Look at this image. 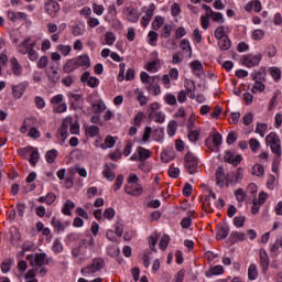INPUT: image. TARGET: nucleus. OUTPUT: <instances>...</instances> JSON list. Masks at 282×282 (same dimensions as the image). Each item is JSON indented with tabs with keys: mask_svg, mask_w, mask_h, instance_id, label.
I'll use <instances>...</instances> for the list:
<instances>
[{
	"mask_svg": "<svg viewBox=\"0 0 282 282\" xmlns=\"http://www.w3.org/2000/svg\"><path fill=\"white\" fill-rule=\"evenodd\" d=\"M149 118L159 124H163L164 120H166V115L162 111L149 112Z\"/></svg>",
	"mask_w": 282,
	"mask_h": 282,
	"instance_id": "473e14b6",
	"label": "nucleus"
},
{
	"mask_svg": "<svg viewBox=\"0 0 282 282\" xmlns=\"http://www.w3.org/2000/svg\"><path fill=\"white\" fill-rule=\"evenodd\" d=\"M137 153L139 155V162H142L139 165V169L142 171L145 166L144 162H147V160H149V158H151L152 152L151 150L143 148V147H138L137 148Z\"/></svg>",
	"mask_w": 282,
	"mask_h": 282,
	"instance_id": "ddd939ff",
	"label": "nucleus"
},
{
	"mask_svg": "<svg viewBox=\"0 0 282 282\" xmlns=\"http://www.w3.org/2000/svg\"><path fill=\"white\" fill-rule=\"evenodd\" d=\"M98 133H100V128H98V126H89L86 128V135H88V138H96L98 137Z\"/></svg>",
	"mask_w": 282,
	"mask_h": 282,
	"instance_id": "8fccbe9b",
	"label": "nucleus"
},
{
	"mask_svg": "<svg viewBox=\"0 0 282 282\" xmlns=\"http://www.w3.org/2000/svg\"><path fill=\"white\" fill-rule=\"evenodd\" d=\"M214 36L217 41H219V39H225L226 36H228L226 34V26L220 25V26L216 28V30L214 31Z\"/></svg>",
	"mask_w": 282,
	"mask_h": 282,
	"instance_id": "09e8293b",
	"label": "nucleus"
},
{
	"mask_svg": "<svg viewBox=\"0 0 282 282\" xmlns=\"http://www.w3.org/2000/svg\"><path fill=\"white\" fill-rule=\"evenodd\" d=\"M142 185L134 183H128L124 187L127 195H131L132 197H140V195H142Z\"/></svg>",
	"mask_w": 282,
	"mask_h": 282,
	"instance_id": "2eb2a0df",
	"label": "nucleus"
},
{
	"mask_svg": "<svg viewBox=\"0 0 282 282\" xmlns=\"http://www.w3.org/2000/svg\"><path fill=\"white\" fill-rule=\"evenodd\" d=\"M203 9L205 10L207 17H209L215 23H226L224 13L213 11V8L207 4H203Z\"/></svg>",
	"mask_w": 282,
	"mask_h": 282,
	"instance_id": "1a4fd4ad",
	"label": "nucleus"
},
{
	"mask_svg": "<svg viewBox=\"0 0 282 282\" xmlns=\"http://www.w3.org/2000/svg\"><path fill=\"white\" fill-rule=\"evenodd\" d=\"M105 268V259L95 258L93 262L84 268H82L80 273L83 276H91V274H96L100 272Z\"/></svg>",
	"mask_w": 282,
	"mask_h": 282,
	"instance_id": "f257e3e1",
	"label": "nucleus"
},
{
	"mask_svg": "<svg viewBox=\"0 0 282 282\" xmlns=\"http://www.w3.org/2000/svg\"><path fill=\"white\" fill-rule=\"evenodd\" d=\"M44 8L48 14H56L57 12H61V4H58L56 0H48Z\"/></svg>",
	"mask_w": 282,
	"mask_h": 282,
	"instance_id": "4be33fe9",
	"label": "nucleus"
},
{
	"mask_svg": "<svg viewBox=\"0 0 282 282\" xmlns=\"http://www.w3.org/2000/svg\"><path fill=\"white\" fill-rule=\"evenodd\" d=\"M267 144L270 145L272 153L281 158V139L275 132H271L265 138Z\"/></svg>",
	"mask_w": 282,
	"mask_h": 282,
	"instance_id": "20e7f679",
	"label": "nucleus"
},
{
	"mask_svg": "<svg viewBox=\"0 0 282 282\" xmlns=\"http://www.w3.org/2000/svg\"><path fill=\"white\" fill-rule=\"evenodd\" d=\"M90 105L93 107V111L96 115H100L102 113V111H105V109H107V105L105 104V101H102V99H96L94 101H90Z\"/></svg>",
	"mask_w": 282,
	"mask_h": 282,
	"instance_id": "b1692460",
	"label": "nucleus"
},
{
	"mask_svg": "<svg viewBox=\"0 0 282 282\" xmlns=\"http://www.w3.org/2000/svg\"><path fill=\"white\" fill-rule=\"evenodd\" d=\"M64 120H68V129L72 134L78 135V133H80V126L78 123H74L72 117H66Z\"/></svg>",
	"mask_w": 282,
	"mask_h": 282,
	"instance_id": "f704fd0d",
	"label": "nucleus"
},
{
	"mask_svg": "<svg viewBox=\"0 0 282 282\" xmlns=\"http://www.w3.org/2000/svg\"><path fill=\"white\" fill-rule=\"evenodd\" d=\"M106 45H113L116 43V34L111 31H107L104 35Z\"/></svg>",
	"mask_w": 282,
	"mask_h": 282,
	"instance_id": "864d4df0",
	"label": "nucleus"
},
{
	"mask_svg": "<svg viewBox=\"0 0 282 282\" xmlns=\"http://www.w3.org/2000/svg\"><path fill=\"white\" fill-rule=\"evenodd\" d=\"M51 225L53 226L55 232H65V223L58 220L56 216L52 217Z\"/></svg>",
	"mask_w": 282,
	"mask_h": 282,
	"instance_id": "7c9ffc66",
	"label": "nucleus"
},
{
	"mask_svg": "<svg viewBox=\"0 0 282 282\" xmlns=\"http://www.w3.org/2000/svg\"><path fill=\"white\" fill-rule=\"evenodd\" d=\"M32 37H26L23 40V42H21L19 45H18V52L20 54H28V52H30V50H34V47H36V41L32 42Z\"/></svg>",
	"mask_w": 282,
	"mask_h": 282,
	"instance_id": "9b49d317",
	"label": "nucleus"
},
{
	"mask_svg": "<svg viewBox=\"0 0 282 282\" xmlns=\"http://www.w3.org/2000/svg\"><path fill=\"white\" fill-rule=\"evenodd\" d=\"M72 256L74 259H78L79 257L82 261L89 259V256H87V249H85V247L80 246L79 243L77 247L73 248Z\"/></svg>",
	"mask_w": 282,
	"mask_h": 282,
	"instance_id": "6ab92c4d",
	"label": "nucleus"
},
{
	"mask_svg": "<svg viewBox=\"0 0 282 282\" xmlns=\"http://www.w3.org/2000/svg\"><path fill=\"white\" fill-rule=\"evenodd\" d=\"M112 147H116V139L111 135H107L105 143L100 144V149H112Z\"/></svg>",
	"mask_w": 282,
	"mask_h": 282,
	"instance_id": "de8ad7c7",
	"label": "nucleus"
},
{
	"mask_svg": "<svg viewBox=\"0 0 282 282\" xmlns=\"http://www.w3.org/2000/svg\"><path fill=\"white\" fill-rule=\"evenodd\" d=\"M20 155H22L24 159L30 156L29 162L31 166H36V163L41 158V154H39V149L32 145L20 149Z\"/></svg>",
	"mask_w": 282,
	"mask_h": 282,
	"instance_id": "f03ea898",
	"label": "nucleus"
},
{
	"mask_svg": "<svg viewBox=\"0 0 282 282\" xmlns=\"http://www.w3.org/2000/svg\"><path fill=\"white\" fill-rule=\"evenodd\" d=\"M73 36H83L85 34V24L83 22H77L72 26Z\"/></svg>",
	"mask_w": 282,
	"mask_h": 282,
	"instance_id": "c756f323",
	"label": "nucleus"
},
{
	"mask_svg": "<svg viewBox=\"0 0 282 282\" xmlns=\"http://www.w3.org/2000/svg\"><path fill=\"white\" fill-rule=\"evenodd\" d=\"M159 34L155 31H150L148 33V43L149 45H151L152 47H155L158 45V39H159Z\"/></svg>",
	"mask_w": 282,
	"mask_h": 282,
	"instance_id": "49530a36",
	"label": "nucleus"
},
{
	"mask_svg": "<svg viewBox=\"0 0 282 282\" xmlns=\"http://www.w3.org/2000/svg\"><path fill=\"white\" fill-rule=\"evenodd\" d=\"M251 91H252V94H257V91H260V94L265 91V84H263L259 80H256L253 86H252Z\"/></svg>",
	"mask_w": 282,
	"mask_h": 282,
	"instance_id": "bf43d9fd",
	"label": "nucleus"
},
{
	"mask_svg": "<svg viewBox=\"0 0 282 282\" xmlns=\"http://www.w3.org/2000/svg\"><path fill=\"white\" fill-rule=\"evenodd\" d=\"M252 175H256L257 177H261L263 173H265V170L263 169V165L257 163L252 166L251 170Z\"/></svg>",
	"mask_w": 282,
	"mask_h": 282,
	"instance_id": "6e6d98bb",
	"label": "nucleus"
},
{
	"mask_svg": "<svg viewBox=\"0 0 282 282\" xmlns=\"http://www.w3.org/2000/svg\"><path fill=\"white\" fill-rule=\"evenodd\" d=\"M102 175L108 180V182H113L116 180V173L111 171L109 164L105 165V170L102 171Z\"/></svg>",
	"mask_w": 282,
	"mask_h": 282,
	"instance_id": "c03bdc74",
	"label": "nucleus"
},
{
	"mask_svg": "<svg viewBox=\"0 0 282 282\" xmlns=\"http://www.w3.org/2000/svg\"><path fill=\"white\" fill-rule=\"evenodd\" d=\"M13 265H14L13 259H7V260L2 261V263L0 264L2 274H8V272H10V270H12Z\"/></svg>",
	"mask_w": 282,
	"mask_h": 282,
	"instance_id": "c9c22d12",
	"label": "nucleus"
},
{
	"mask_svg": "<svg viewBox=\"0 0 282 282\" xmlns=\"http://www.w3.org/2000/svg\"><path fill=\"white\" fill-rule=\"evenodd\" d=\"M224 160L228 164H232V166H239V164H241V160H243V158L241 156V154H237L235 156V153H232L230 151H226Z\"/></svg>",
	"mask_w": 282,
	"mask_h": 282,
	"instance_id": "dca6fc26",
	"label": "nucleus"
},
{
	"mask_svg": "<svg viewBox=\"0 0 282 282\" xmlns=\"http://www.w3.org/2000/svg\"><path fill=\"white\" fill-rule=\"evenodd\" d=\"M83 237V234L80 232H70L67 234L64 241L66 243V246H72V243L76 242V241H80V238Z\"/></svg>",
	"mask_w": 282,
	"mask_h": 282,
	"instance_id": "bb28decb",
	"label": "nucleus"
},
{
	"mask_svg": "<svg viewBox=\"0 0 282 282\" xmlns=\"http://www.w3.org/2000/svg\"><path fill=\"white\" fill-rule=\"evenodd\" d=\"M69 120H63L61 127L57 130L56 138L58 140V144L63 147L65 144L67 138H69Z\"/></svg>",
	"mask_w": 282,
	"mask_h": 282,
	"instance_id": "423d86ee",
	"label": "nucleus"
},
{
	"mask_svg": "<svg viewBox=\"0 0 282 282\" xmlns=\"http://www.w3.org/2000/svg\"><path fill=\"white\" fill-rule=\"evenodd\" d=\"M257 276H259V271L257 270V264L252 263L248 268V279L249 281H257Z\"/></svg>",
	"mask_w": 282,
	"mask_h": 282,
	"instance_id": "ea45409f",
	"label": "nucleus"
},
{
	"mask_svg": "<svg viewBox=\"0 0 282 282\" xmlns=\"http://www.w3.org/2000/svg\"><path fill=\"white\" fill-rule=\"evenodd\" d=\"M56 158H58V150L52 149L46 152L45 160L48 164H54Z\"/></svg>",
	"mask_w": 282,
	"mask_h": 282,
	"instance_id": "a19ab883",
	"label": "nucleus"
},
{
	"mask_svg": "<svg viewBox=\"0 0 282 282\" xmlns=\"http://www.w3.org/2000/svg\"><path fill=\"white\" fill-rule=\"evenodd\" d=\"M122 13L129 23H138V21H140L138 9H135L133 6L124 7Z\"/></svg>",
	"mask_w": 282,
	"mask_h": 282,
	"instance_id": "6e6552de",
	"label": "nucleus"
},
{
	"mask_svg": "<svg viewBox=\"0 0 282 282\" xmlns=\"http://www.w3.org/2000/svg\"><path fill=\"white\" fill-rule=\"evenodd\" d=\"M180 47L185 52V54H188V56H193V46H191V41L188 39H183L180 42Z\"/></svg>",
	"mask_w": 282,
	"mask_h": 282,
	"instance_id": "72a5a7b5",
	"label": "nucleus"
},
{
	"mask_svg": "<svg viewBox=\"0 0 282 282\" xmlns=\"http://www.w3.org/2000/svg\"><path fill=\"white\" fill-rule=\"evenodd\" d=\"M74 208H76V204L72 199H67L62 207V213L67 217H72V210H74Z\"/></svg>",
	"mask_w": 282,
	"mask_h": 282,
	"instance_id": "c85d7f7f",
	"label": "nucleus"
},
{
	"mask_svg": "<svg viewBox=\"0 0 282 282\" xmlns=\"http://www.w3.org/2000/svg\"><path fill=\"white\" fill-rule=\"evenodd\" d=\"M246 224V216H236L234 218V226H236V228H243Z\"/></svg>",
	"mask_w": 282,
	"mask_h": 282,
	"instance_id": "e2e57ef3",
	"label": "nucleus"
},
{
	"mask_svg": "<svg viewBox=\"0 0 282 282\" xmlns=\"http://www.w3.org/2000/svg\"><path fill=\"white\" fill-rule=\"evenodd\" d=\"M230 232V227L227 224L219 223L217 225L216 239L217 241H221V239H226Z\"/></svg>",
	"mask_w": 282,
	"mask_h": 282,
	"instance_id": "a211bd4d",
	"label": "nucleus"
},
{
	"mask_svg": "<svg viewBox=\"0 0 282 282\" xmlns=\"http://www.w3.org/2000/svg\"><path fill=\"white\" fill-rule=\"evenodd\" d=\"M53 111L55 113H65V111H67V104L62 102V104H58L57 106H53Z\"/></svg>",
	"mask_w": 282,
	"mask_h": 282,
	"instance_id": "774afa93",
	"label": "nucleus"
},
{
	"mask_svg": "<svg viewBox=\"0 0 282 282\" xmlns=\"http://www.w3.org/2000/svg\"><path fill=\"white\" fill-rule=\"evenodd\" d=\"M11 67L14 76L19 77L21 74H23V66H21L17 57L11 58Z\"/></svg>",
	"mask_w": 282,
	"mask_h": 282,
	"instance_id": "393cba45",
	"label": "nucleus"
},
{
	"mask_svg": "<svg viewBox=\"0 0 282 282\" xmlns=\"http://www.w3.org/2000/svg\"><path fill=\"white\" fill-rule=\"evenodd\" d=\"M145 88L152 96H160V94H162V88L159 84H155V82H151L150 84L145 85Z\"/></svg>",
	"mask_w": 282,
	"mask_h": 282,
	"instance_id": "cd10ccee",
	"label": "nucleus"
},
{
	"mask_svg": "<svg viewBox=\"0 0 282 282\" xmlns=\"http://www.w3.org/2000/svg\"><path fill=\"white\" fill-rule=\"evenodd\" d=\"M172 32H173V25L166 23L163 26V30H162V33H161V37L162 39H169L171 36Z\"/></svg>",
	"mask_w": 282,
	"mask_h": 282,
	"instance_id": "052dcab7",
	"label": "nucleus"
},
{
	"mask_svg": "<svg viewBox=\"0 0 282 282\" xmlns=\"http://www.w3.org/2000/svg\"><path fill=\"white\" fill-rule=\"evenodd\" d=\"M75 62L77 64V69H83L84 72L89 69L91 67V58H89V55L83 54L78 57H75Z\"/></svg>",
	"mask_w": 282,
	"mask_h": 282,
	"instance_id": "4468645a",
	"label": "nucleus"
},
{
	"mask_svg": "<svg viewBox=\"0 0 282 282\" xmlns=\"http://www.w3.org/2000/svg\"><path fill=\"white\" fill-rule=\"evenodd\" d=\"M261 58H263L261 53L256 55L248 54V55H243L242 63L246 67H257V65L261 63Z\"/></svg>",
	"mask_w": 282,
	"mask_h": 282,
	"instance_id": "9d476101",
	"label": "nucleus"
},
{
	"mask_svg": "<svg viewBox=\"0 0 282 282\" xmlns=\"http://www.w3.org/2000/svg\"><path fill=\"white\" fill-rule=\"evenodd\" d=\"M230 45H232V42L230 41V37H228V35L218 40V47L223 52H227Z\"/></svg>",
	"mask_w": 282,
	"mask_h": 282,
	"instance_id": "e433bc0d",
	"label": "nucleus"
},
{
	"mask_svg": "<svg viewBox=\"0 0 282 282\" xmlns=\"http://www.w3.org/2000/svg\"><path fill=\"white\" fill-rule=\"evenodd\" d=\"M140 78H141V83H143L144 85H150V83L155 82V76L149 75V73L147 72H141L140 73Z\"/></svg>",
	"mask_w": 282,
	"mask_h": 282,
	"instance_id": "3c124183",
	"label": "nucleus"
},
{
	"mask_svg": "<svg viewBox=\"0 0 282 282\" xmlns=\"http://www.w3.org/2000/svg\"><path fill=\"white\" fill-rule=\"evenodd\" d=\"M57 50L58 52H61V54L63 56H69V53L72 52V46L70 45H63V44H59L57 46Z\"/></svg>",
	"mask_w": 282,
	"mask_h": 282,
	"instance_id": "0e129e2a",
	"label": "nucleus"
},
{
	"mask_svg": "<svg viewBox=\"0 0 282 282\" xmlns=\"http://www.w3.org/2000/svg\"><path fill=\"white\" fill-rule=\"evenodd\" d=\"M96 242H95L94 236L91 235H88L86 238L79 241V246H82V248H85V250L89 248H94Z\"/></svg>",
	"mask_w": 282,
	"mask_h": 282,
	"instance_id": "2f4dec72",
	"label": "nucleus"
},
{
	"mask_svg": "<svg viewBox=\"0 0 282 282\" xmlns=\"http://www.w3.org/2000/svg\"><path fill=\"white\" fill-rule=\"evenodd\" d=\"M162 25H164V18H162L161 15H156L154 21L152 22V29L158 32V30H160Z\"/></svg>",
	"mask_w": 282,
	"mask_h": 282,
	"instance_id": "13d9d810",
	"label": "nucleus"
},
{
	"mask_svg": "<svg viewBox=\"0 0 282 282\" xmlns=\"http://www.w3.org/2000/svg\"><path fill=\"white\" fill-rule=\"evenodd\" d=\"M163 100L165 105H170V107H175V105H177V97L171 93L165 94Z\"/></svg>",
	"mask_w": 282,
	"mask_h": 282,
	"instance_id": "37998d69",
	"label": "nucleus"
},
{
	"mask_svg": "<svg viewBox=\"0 0 282 282\" xmlns=\"http://www.w3.org/2000/svg\"><path fill=\"white\" fill-rule=\"evenodd\" d=\"M152 138L155 142H164V128H156L152 132Z\"/></svg>",
	"mask_w": 282,
	"mask_h": 282,
	"instance_id": "58836bf2",
	"label": "nucleus"
},
{
	"mask_svg": "<svg viewBox=\"0 0 282 282\" xmlns=\"http://www.w3.org/2000/svg\"><path fill=\"white\" fill-rule=\"evenodd\" d=\"M189 67L192 69V74H194L196 78H202V76H204V64H202L199 59L191 62Z\"/></svg>",
	"mask_w": 282,
	"mask_h": 282,
	"instance_id": "f3484780",
	"label": "nucleus"
},
{
	"mask_svg": "<svg viewBox=\"0 0 282 282\" xmlns=\"http://www.w3.org/2000/svg\"><path fill=\"white\" fill-rule=\"evenodd\" d=\"M76 69H78V64H76L75 58L68 59L63 66V72L65 74H72V72H76Z\"/></svg>",
	"mask_w": 282,
	"mask_h": 282,
	"instance_id": "a878e982",
	"label": "nucleus"
},
{
	"mask_svg": "<svg viewBox=\"0 0 282 282\" xmlns=\"http://www.w3.org/2000/svg\"><path fill=\"white\" fill-rule=\"evenodd\" d=\"M52 250L55 254H61V252H63L64 247L63 242H61V239L57 238L53 241Z\"/></svg>",
	"mask_w": 282,
	"mask_h": 282,
	"instance_id": "603ef678",
	"label": "nucleus"
},
{
	"mask_svg": "<svg viewBox=\"0 0 282 282\" xmlns=\"http://www.w3.org/2000/svg\"><path fill=\"white\" fill-rule=\"evenodd\" d=\"M30 87V82L24 80L19 83L18 85L11 86L12 96L15 100H20L25 95V89Z\"/></svg>",
	"mask_w": 282,
	"mask_h": 282,
	"instance_id": "0eeeda50",
	"label": "nucleus"
},
{
	"mask_svg": "<svg viewBox=\"0 0 282 282\" xmlns=\"http://www.w3.org/2000/svg\"><path fill=\"white\" fill-rule=\"evenodd\" d=\"M26 261H30V265H36L37 268H43V265H50V258L45 252L28 254Z\"/></svg>",
	"mask_w": 282,
	"mask_h": 282,
	"instance_id": "7ed1b4c3",
	"label": "nucleus"
},
{
	"mask_svg": "<svg viewBox=\"0 0 282 282\" xmlns=\"http://www.w3.org/2000/svg\"><path fill=\"white\" fill-rule=\"evenodd\" d=\"M154 59L152 62H149L144 69H147V72H149L150 74H155L158 73V66L160 65V59L158 57V52H154Z\"/></svg>",
	"mask_w": 282,
	"mask_h": 282,
	"instance_id": "412c9836",
	"label": "nucleus"
},
{
	"mask_svg": "<svg viewBox=\"0 0 282 282\" xmlns=\"http://www.w3.org/2000/svg\"><path fill=\"white\" fill-rule=\"evenodd\" d=\"M269 74L273 78L274 83L281 80V68L273 66L269 68Z\"/></svg>",
	"mask_w": 282,
	"mask_h": 282,
	"instance_id": "79ce46f5",
	"label": "nucleus"
},
{
	"mask_svg": "<svg viewBox=\"0 0 282 282\" xmlns=\"http://www.w3.org/2000/svg\"><path fill=\"white\" fill-rule=\"evenodd\" d=\"M249 147L253 153H257L261 148V143L256 138L249 140Z\"/></svg>",
	"mask_w": 282,
	"mask_h": 282,
	"instance_id": "680f3d73",
	"label": "nucleus"
},
{
	"mask_svg": "<svg viewBox=\"0 0 282 282\" xmlns=\"http://www.w3.org/2000/svg\"><path fill=\"white\" fill-rule=\"evenodd\" d=\"M80 80H82V83H84L88 87H90L91 89H96V87H98L100 85V79H98V77H91L89 72H85L80 76Z\"/></svg>",
	"mask_w": 282,
	"mask_h": 282,
	"instance_id": "f8f14e48",
	"label": "nucleus"
},
{
	"mask_svg": "<svg viewBox=\"0 0 282 282\" xmlns=\"http://www.w3.org/2000/svg\"><path fill=\"white\" fill-rule=\"evenodd\" d=\"M64 99L65 97L63 96V94L55 95L51 98V105H53V107H56L57 105L63 104Z\"/></svg>",
	"mask_w": 282,
	"mask_h": 282,
	"instance_id": "69168bd1",
	"label": "nucleus"
},
{
	"mask_svg": "<svg viewBox=\"0 0 282 282\" xmlns=\"http://www.w3.org/2000/svg\"><path fill=\"white\" fill-rule=\"evenodd\" d=\"M45 74L50 83H53V85H56V83L61 80V74H58V70L54 69V67L46 69Z\"/></svg>",
	"mask_w": 282,
	"mask_h": 282,
	"instance_id": "5701e85b",
	"label": "nucleus"
},
{
	"mask_svg": "<svg viewBox=\"0 0 282 282\" xmlns=\"http://www.w3.org/2000/svg\"><path fill=\"white\" fill-rule=\"evenodd\" d=\"M220 274H224V267L218 264L212 268L207 273L206 276H219Z\"/></svg>",
	"mask_w": 282,
	"mask_h": 282,
	"instance_id": "a18cd8bd",
	"label": "nucleus"
},
{
	"mask_svg": "<svg viewBox=\"0 0 282 282\" xmlns=\"http://www.w3.org/2000/svg\"><path fill=\"white\" fill-rule=\"evenodd\" d=\"M22 250H24V252H34L36 250V243L30 240H26L22 245Z\"/></svg>",
	"mask_w": 282,
	"mask_h": 282,
	"instance_id": "4d7b16f0",
	"label": "nucleus"
},
{
	"mask_svg": "<svg viewBox=\"0 0 282 282\" xmlns=\"http://www.w3.org/2000/svg\"><path fill=\"white\" fill-rule=\"evenodd\" d=\"M229 239L231 243H238V241H246V234L239 231H231Z\"/></svg>",
	"mask_w": 282,
	"mask_h": 282,
	"instance_id": "4c0bfd02",
	"label": "nucleus"
},
{
	"mask_svg": "<svg viewBox=\"0 0 282 282\" xmlns=\"http://www.w3.org/2000/svg\"><path fill=\"white\" fill-rule=\"evenodd\" d=\"M175 131H177V123L175 121H171L167 124V135H170V138H173V135H175Z\"/></svg>",
	"mask_w": 282,
	"mask_h": 282,
	"instance_id": "338daca9",
	"label": "nucleus"
},
{
	"mask_svg": "<svg viewBox=\"0 0 282 282\" xmlns=\"http://www.w3.org/2000/svg\"><path fill=\"white\" fill-rule=\"evenodd\" d=\"M260 265L262 268L263 274H265L270 268V257H268L265 249L260 250Z\"/></svg>",
	"mask_w": 282,
	"mask_h": 282,
	"instance_id": "aec40b11",
	"label": "nucleus"
},
{
	"mask_svg": "<svg viewBox=\"0 0 282 282\" xmlns=\"http://www.w3.org/2000/svg\"><path fill=\"white\" fill-rule=\"evenodd\" d=\"M169 243H171V236L170 235H163L160 243H159V248L161 250H166L169 248Z\"/></svg>",
	"mask_w": 282,
	"mask_h": 282,
	"instance_id": "5fc2aeb1",
	"label": "nucleus"
},
{
	"mask_svg": "<svg viewBox=\"0 0 282 282\" xmlns=\"http://www.w3.org/2000/svg\"><path fill=\"white\" fill-rule=\"evenodd\" d=\"M185 169L188 171L189 175H195L199 169V161L197 156L193 155V153L187 152L184 158Z\"/></svg>",
	"mask_w": 282,
	"mask_h": 282,
	"instance_id": "39448f33",
	"label": "nucleus"
}]
</instances>
